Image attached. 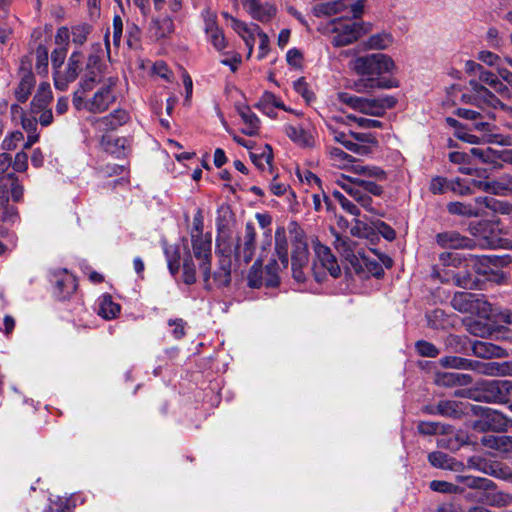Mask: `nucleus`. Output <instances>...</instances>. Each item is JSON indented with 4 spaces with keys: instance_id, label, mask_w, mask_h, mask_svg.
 <instances>
[{
    "instance_id": "34",
    "label": "nucleus",
    "mask_w": 512,
    "mask_h": 512,
    "mask_svg": "<svg viewBox=\"0 0 512 512\" xmlns=\"http://www.w3.org/2000/svg\"><path fill=\"white\" fill-rule=\"evenodd\" d=\"M351 171L358 174V178L373 180L376 183L387 178L386 172L375 165L354 164L351 166Z\"/></svg>"
},
{
    "instance_id": "51",
    "label": "nucleus",
    "mask_w": 512,
    "mask_h": 512,
    "mask_svg": "<svg viewBox=\"0 0 512 512\" xmlns=\"http://www.w3.org/2000/svg\"><path fill=\"white\" fill-rule=\"evenodd\" d=\"M449 191L460 196L471 195L474 192L470 183L461 178H455L449 181Z\"/></svg>"
},
{
    "instance_id": "42",
    "label": "nucleus",
    "mask_w": 512,
    "mask_h": 512,
    "mask_svg": "<svg viewBox=\"0 0 512 512\" xmlns=\"http://www.w3.org/2000/svg\"><path fill=\"white\" fill-rule=\"evenodd\" d=\"M35 85V78L30 71L24 72L21 77V80L15 90V96L18 101L25 102Z\"/></svg>"
},
{
    "instance_id": "26",
    "label": "nucleus",
    "mask_w": 512,
    "mask_h": 512,
    "mask_svg": "<svg viewBox=\"0 0 512 512\" xmlns=\"http://www.w3.org/2000/svg\"><path fill=\"white\" fill-rule=\"evenodd\" d=\"M148 31L156 40L169 37L174 32V22L170 16L155 17L151 19Z\"/></svg>"
},
{
    "instance_id": "32",
    "label": "nucleus",
    "mask_w": 512,
    "mask_h": 512,
    "mask_svg": "<svg viewBox=\"0 0 512 512\" xmlns=\"http://www.w3.org/2000/svg\"><path fill=\"white\" fill-rule=\"evenodd\" d=\"M484 414L488 428L493 431H505L512 426V420L498 410L486 408Z\"/></svg>"
},
{
    "instance_id": "8",
    "label": "nucleus",
    "mask_w": 512,
    "mask_h": 512,
    "mask_svg": "<svg viewBox=\"0 0 512 512\" xmlns=\"http://www.w3.org/2000/svg\"><path fill=\"white\" fill-rule=\"evenodd\" d=\"M313 249L315 258L311 270L315 280L322 282L327 274L331 275L333 278L339 277L341 269L330 248L320 242H316L314 243Z\"/></svg>"
},
{
    "instance_id": "13",
    "label": "nucleus",
    "mask_w": 512,
    "mask_h": 512,
    "mask_svg": "<svg viewBox=\"0 0 512 512\" xmlns=\"http://www.w3.org/2000/svg\"><path fill=\"white\" fill-rule=\"evenodd\" d=\"M468 92L461 95V101L468 104L477 106H488L492 108H506L500 99L492 93L483 84L479 83L476 79H471L468 82Z\"/></svg>"
},
{
    "instance_id": "63",
    "label": "nucleus",
    "mask_w": 512,
    "mask_h": 512,
    "mask_svg": "<svg viewBox=\"0 0 512 512\" xmlns=\"http://www.w3.org/2000/svg\"><path fill=\"white\" fill-rule=\"evenodd\" d=\"M486 41L491 48L496 50H501L504 45V41L499 35V31L495 27H490L487 30Z\"/></svg>"
},
{
    "instance_id": "14",
    "label": "nucleus",
    "mask_w": 512,
    "mask_h": 512,
    "mask_svg": "<svg viewBox=\"0 0 512 512\" xmlns=\"http://www.w3.org/2000/svg\"><path fill=\"white\" fill-rule=\"evenodd\" d=\"M117 81L115 77L107 78L93 97L86 102L85 108L92 113H102L108 110L117 99L115 91Z\"/></svg>"
},
{
    "instance_id": "38",
    "label": "nucleus",
    "mask_w": 512,
    "mask_h": 512,
    "mask_svg": "<svg viewBox=\"0 0 512 512\" xmlns=\"http://www.w3.org/2000/svg\"><path fill=\"white\" fill-rule=\"evenodd\" d=\"M327 153L333 166L346 170L350 169L354 165L355 159L351 155L347 154L343 150L337 147H328Z\"/></svg>"
},
{
    "instance_id": "54",
    "label": "nucleus",
    "mask_w": 512,
    "mask_h": 512,
    "mask_svg": "<svg viewBox=\"0 0 512 512\" xmlns=\"http://www.w3.org/2000/svg\"><path fill=\"white\" fill-rule=\"evenodd\" d=\"M464 269L465 271H458L453 275V281L459 287L471 289L476 285L477 280L472 277L470 269Z\"/></svg>"
},
{
    "instance_id": "29",
    "label": "nucleus",
    "mask_w": 512,
    "mask_h": 512,
    "mask_svg": "<svg viewBox=\"0 0 512 512\" xmlns=\"http://www.w3.org/2000/svg\"><path fill=\"white\" fill-rule=\"evenodd\" d=\"M429 463L436 468L451 470V471H461L464 468V464L462 462L457 461L455 458L450 457L448 454L435 451L428 455Z\"/></svg>"
},
{
    "instance_id": "37",
    "label": "nucleus",
    "mask_w": 512,
    "mask_h": 512,
    "mask_svg": "<svg viewBox=\"0 0 512 512\" xmlns=\"http://www.w3.org/2000/svg\"><path fill=\"white\" fill-rule=\"evenodd\" d=\"M52 90L48 82H42L39 84L37 92L32 100V113H37L38 110L48 107L52 100Z\"/></svg>"
},
{
    "instance_id": "19",
    "label": "nucleus",
    "mask_w": 512,
    "mask_h": 512,
    "mask_svg": "<svg viewBox=\"0 0 512 512\" xmlns=\"http://www.w3.org/2000/svg\"><path fill=\"white\" fill-rule=\"evenodd\" d=\"M130 119L129 113L124 109H116L110 114L94 120L93 125L99 132H109L126 124Z\"/></svg>"
},
{
    "instance_id": "4",
    "label": "nucleus",
    "mask_w": 512,
    "mask_h": 512,
    "mask_svg": "<svg viewBox=\"0 0 512 512\" xmlns=\"http://www.w3.org/2000/svg\"><path fill=\"white\" fill-rule=\"evenodd\" d=\"M12 165V158L7 153L0 154V210L4 208L1 220L4 224L13 225L19 218L18 211L13 206H6L9 193L13 201L19 202L23 198L24 188L13 172H8Z\"/></svg>"
},
{
    "instance_id": "49",
    "label": "nucleus",
    "mask_w": 512,
    "mask_h": 512,
    "mask_svg": "<svg viewBox=\"0 0 512 512\" xmlns=\"http://www.w3.org/2000/svg\"><path fill=\"white\" fill-rule=\"evenodd\" d=\"M393 42V37L388 33H379L372 35L368 40V47L371 49L383 50L388 48Z\"/></svg>"
},
{
    "instance_id": "11",
    "label": "nucleus",
    "mask_w": 512,
    "mask_h": 512,
    "mask_svg": "<svg viewBox=\"0 0 512 512\" xmlns=\"http://www.w3.org/2000/svg\"><path fill=\"white\" fill-rule=\"evenodd\" d=\"M285 135L302 149H314L317 145L316 129L309 121L288 123L284 125Z\"/></svg>"
},
{
    "instance_id": "28",
    "label": "nucleus",
    "mask_w": 512,
    "mask_h": 512,
    "mask_svg": "<svg viewBox=\"0 0 512 512\" xmlns=\"http://www.w3.org/2000/svg\"><path fill=\"white\" fill-rule=\"evenodd\" d=\"M100 143L106 152L118 158L125 156L130 148V142L125 137L102 136Z\"/></svg>"
},
{
    "instance_id": "58",
    "label": "nucleus",
    "mask_w": 512,
    "mask_h": 512,
    "mask_svg": "<svg viewBox=\"0 0 512 512\" xmlns=\"http://www.w3.org/2000/svg\"><path fill=\"white\" fill-rule=\"evenodd\" d=\"M36 64L35 68L39 74L47 73L48 68V51L46 47L39 45L36 49Z\"/></svg>"
},
{
    "instance_id": "48",
    "label": "nucleus",
    "mask_w": 512,
    "mask_h": 512,
    "mask_svg": "<svg viewBox=\"0 0 512 512\" xmlns=\"http://www.w3.org/2000/svg\"><path fill=\"white\" fill-rule=\"evenodd\" d=\"M183 281L187 285H192L196 282V266L193 262L190 252H187V256L183 261Z\"/></svg>"
},
{
    "instance_id": "21",
    "label": "nucleus",
    "mask_w": 512,
    "mask_h": 512,
    "mask_svg": "<svg viewBox=\"0 0 512 512\" xmlns=\"http://www.w3.org/2000/svg\"><path fill=\"white\" fill-rule=\"evenodd\" d=\"M436 241L441 247L451 249H472L476 245L473 239L462 236L456 231L439 233L436 236Z\"/></svg>"
},
{
    "instance_id": "2",
    "label": "nucleus",
    "mask_w": 512,
    "mask_h": 512,
    "mask_svg": "<svg viewBox=\"0 0 512 512\" xmlns=\"http://www.w3.org/2000/svg\"><path fill=\"white\" fill-rule=\"evenodd\" d=\"M336 183L351 198V200L348 199L339 191L333 192L334 198L346 212L358 217L360 209L354 203L356 202L366 211L374 214L377 213L372 196L380 197L384 192L383 186L373 180L353 178L343 174L336 179Z\"/></svg>"
},
{
    "instance_id": "20",
    "label": "nucleus",
    "mask_w": 512,
    "mask_h": 512,
    "mask_svg": "<svg viewBox=\"0 0 512 512\" xmlns=\"http://www.w3.org/2000/svg\"><path fill=\"white\" fill-rule=\"evenodd\" d=\"M231 265L232 260L230 255H219L218 265L213 274L210 273V287H205L207 289H211L212 287H225L228 286L231 282Z\"/></svg>"
},
{
    "instance_id": "57",
    "label": "nucleus",
    "mask_w": 512,
    "mask_h": 512,
    "mask_svg": "<svg viewBox=\"0 0 512 512\" xmlns=\"http://www.w3.org/2000/svg\"><path fill=\"white\" fill-rule=\"evenodd\" d=\"M439 415L446 417H457L459 414L458 406L455 401L444 400L436 405Z\"/></svg>"
},
{
    "instance_id": "31",
    "label": "nucleus",
    "mask_w": 512,
    "mask_h": 512,
    "mask_svg": "<svg viewBox=\"0 0 512 512\" xmlns=\"http://www.w3.org/2000/svg\"><path fill=\"white\" fill-rule=\"evenodd\" d=\"M334 247L335 249L349 261L354 267L358 266V258L355 254V243L347 236H341L338 233L334 234Z\"/></svg>"
},
{
    "instance_id": "55",
    "label": "nucleus",
    "mask_w": 512,
    "mask_h": 512,
    "mask_svg": "<svg viewBox=\"0 0 512 512\" xmlns=\"http://www.w3.org/2000/svg\"><path fill=\"white\" fill-rule=\"evenodd\" d=\"M441 381L445 385H466L471 382V377L459 372H448L442 375Z\"/></svg>"
},
{
    "instance_id": "9",
    "label": "nucleus",
    "mask_w": 512,
    "mask_h": 512,
    "mask_svg": "<svg viewBox=\"0 0 512 512\" xmlns=\"http://www.w3.org/2000/svg\"><path fill=\"white\" fill-rule=\"evenodd\" d=\"M440 260L444 265L471 269L478 275H488L492 270L491 260L487 256L446 252L440 255Z\"/></svg>"
},
{
    "instance_id": "52",
    "label": "nucleus",
    "mask_w": 512,
    "mask_h": 512,
    "mask_svg": "<svg viewBox=\"0 0 512 512\" xmlns=\"http://www.w3.org/2000/svg\"><path fill=\"white\" fill-rule=\"evenodd\" d=\"M478 60L483 62L484 64L494 67L496 72H498L499 67H503V58L494 52L488 50H482L478 53Z\"/></svg>"
},
{
    "instance_id": "12",
    "label": "nucleus",
    "mask_w": 512,
    "mask_h": 512,
    "mask_svg": "<svg viewBox=\"0 0 512 512\" xmlns=\"http://www.w3.org/2000/svg\"><path fill=\"white\" fill-rule=\"evenodd\" d=\"M193 256L199 261V269L203 276L204 284L210 287V269L212 257V235L191 237Z\"/></svg>"
},
{
    "instance_id": "15",
    "label": "nucleus",
    "mask_w": 512,
    "mask_h": 512,
    "mask_svg": "<svg viewBox=\"0 0 512 512\" xmlns=\"http://www.w3.org/2000/svg\"><path fill=\"white\" fill-rule=\"evenodd\" d=\"M82 59V53L75 51L70 55L66 68L63 71L56 70L53 73L54 86L57 90L65 91L69 84L77 79L81 70Z\"/></svg>"
},
{
    "instance_id": "36",
    "label": "nucleus",
    "mask_w": 512,
    "mask_h": 512,
    "mask_svg": "<svg viewBox=\"0 0 512 512\" xmlns=\"http://www.w3.org/2000/svg\"><path fill=\"white\" fill-rule=\"evenodd\" d=\"M480 472L502 480H511L512 471L508 467H504L501 463L484 459Z\"/></svg>"
},
{
    "instance_id": "1",
    "label": "nucleus",
    "mask_w": 512,
    "mask_h": 512,
    "mask_svg": "<svg viewBox=\"0 0 512 512\" xmlns=\"http://www.w3.org/2000/svg\"><path fill=\"white\" fill-rule=\"evenodd\" d=\"M290 245L292 277L298 283L306 281L309 271L306 235L296 222H291L288 225V234L282 226L275 231V258L269 261L264 270L263 281L266 286L275 287L280 283L281 274L286 272L289 266Z\"/></svg>"
},
{
    "instance_id": "45",
    "label": "nucleus",
    "mask_w": 512,
    "mask_h": 512,
    "mask_svg": "<svg viewBox=\"0 0 512 512\" xmlns=\"http://www.w3.org/2000/svg\"><path fill=\"white\" fill-rule=\"evenodd\" d=\"M456 481L463 483L467 488L470 489H489L493 487V481L487 478L472 476V475H457Z\"/></svg>"
},
{
    "instance_id": "7",
    "label": "nucleus",
    "mask_w": 512,
    "mask_h": 512,
    "mask_svg": "<svg viewBox=\"0 0 512 512\" xmlns=\"http://www.w3.org/2000/svg\"><path fill=\"white\" fill-rule=\"evenodd\" d=\"M451 305L460 313L476 315L483 319H489L492 311L484 295L470 292L455 293Z\"/></svg>"
},
{
    "instance_id": "5",
    "label": "nucleus",
    "mask_w": 512,
    "mask_h": 512,
    "mask_svg": "<svg viewBox=\"0 0 512 512\" xmlns=\"http://www.w3.org/2000/svg\"><path fill=\"white\" fill-rule=\"evenodd\" d=\"M339 100L355 111L377 117L383 116L386 110L393 108L397 103L396 98L390 95L371 98L340 93Z\"/></svg>"
},
{
    "instance_id": "17",
    "label": "nucleus",
    "mask_w": 512,
    "mask_h": 512,
    "mask_svg": "<svg viewBox=\"0 0 512 512\" xmlns=\"http://www.w3.org/2000/svg\"><path fill=\"white\" fill-rule=\"evenodd\" d=\"M365 0H357L351 2L350 0H334L323 3L319 6L318 11L324 15L332 16L349 10L352 18H360L364 12Z\"/></svg>"
},
{
    "instance_id": "62",
    "label": "nucleus",
    "mask_w": 512,
    "mask_h": 512,
    "mask_svg": "<svg viewBox=\"0 0 512 512\" xmlns=\"http://www.w3.org/2000/svg\"><path fill=\"white\" fill-rule=\"evenodd\" d=\"M449 181L444 177L436 176L431 179L429 190L433 194H444L449 191Z\"/></svg>"
},
{
    "instance_id": "6",
    "label": "nucleus",
    "mask_w": 512,
    "mask_h": 512,
    "mask_svg": "<svg viewBox=\"0 0 512 512\" xmlns=\"http://www.w3.org/2000/svg\"><path fill=\"white\" fill-rule=\"evenodd\" d=\"M484 208L491 209L495 212H508V205L499 202L491 197H477L472 202H450L447 204V211L452 215L463 217H479L483 215Z\"/></svg>"
},
{
    "instance_id": "18",
    "label": "nucleus",
    "mask_w": 512,
    "mask_h": 512,
    "mask_svg": "<svg viewBox=\"0 0 512 512\" xmlns=\"http://www.w3.org/2000/svg\"><path fill=\"white\" fill-rule=\"evenodd\" d=\"M256 250V230L252 223H247L242 236L238 237L235 256L238 260L249 263Z\"/></svg>"
},
{
    "instance_id": "27",
    "label": "nucleus",
    "mask_w": 512,
    "mask_h": 512,
    "mask_svg": "<svg viewBox=\"0 0 512 512\" xmlns=\"http://www.w3.org/2000/svg\"><path fill=\"white\" fill-rule=\"evenodd\" d=\"M512 391V382L508 380H493L487 383L486 385V395L485 398L488 401L493 402H502L505 400L506 396L510 394Z\"/></svg>"
},
{
    "instance_id": "39",
    "label": "nucleus",
    "mask_w": 512,
    "mask_h": 512,
    "mask_svg": "<svg viewBox=\"0 0 512 512\" xmlns=\"http://www.w3.org/2000/svg\"><path fill=\"white\" fill-rule=\"evenodd\" d=\"M512 192V176L501 175L497 179L489 180L488 193L505 196Z\"/></svg>"
},
{
    "instance_id": "35",
    "label": "nucleus",
    "mask_w": 512,
    "mask_h": 512,
    "mask_svg": "<svg viewBox=\"0 0 512 512\" xmlns=\"http://www.w3.org/2000/svg\"><path fill=\"white\" fill-rule=\"evenodd\" d=\"M239 115L245 124L242 132L248 136H255L259 132L260 120L257 115L247 106L238 108Z\"/></svg>"
},
{
    "instance_id": "60",
    "label": "nucleus",
    "mask_w": 512,
    "mask_h": 512,
    "mask_svg": "<svg viewBox=\"0 0 512 512\" xmlns=\"http://www.w3.org/2000/svg\"><path fill=\"white\" fill-rule=\"evenodd\" d=\"M294 90L300 94L307 103L314 100V93L309 89L307 82L303 77L293 83Z\"/></svg>"
},
{
    "instance_id": "24",
    "label": "nucleus",
    "mask_w": 512,
    "mask_h": 512,
    "mask_svg": "<svg viewBox=\"0 0 512 512\" xmlns=\"http://www.w3.org/2000/svg\"><path fill=\"white\" fill-rule=\"evenodd\" d=\"M480 501L488 506L502 508L512 504V494L498 490L493 482V487L483 489Z\"/></svg>"
},
{
    "instance_id": "25",
    "label": "nucleus",
    "mask_w": 512,
    "mask_h": 512,
    "mask_svg": "<svg viewBox=\"0 0 512 512\" xmlns=\"http://www.w3.org/2000/svg\"><path fill=\"white\" fill-rule=\"evenodd\" d=\"M244 7L251 17L260 22H268L276 14V9L269 3L262 4L258 0H245Z\"/></svg>"
},
{
    "instance_id": "47",
    "label": "nucleus",
    "mask_w": 512,
    "mask_h": 512,
    "mask_svg": "<svg viewBox=\"0 0 512 512\" xmlns=\"http://www.w3.org/2000/svg\"><path fill=\"white\" fill-rule=\"evenodd\" d=\"M429 487L431 490L439 493L446 494H462L464 488L453 483L441 480H433L430 482Z\"/></svg>"
},
{
    "instance_id": "44",
    "label": "nucleus",
    "mask_w": 512,
    "mask_h": 512,
    "mask_svg": "<svg viewBox=\"0 0 512 512\" xmlns=\"http://www.w3.org/2000/svg\"><path fill=\"white\" fill-rule=\"evenodd\" d=\"M485 319H470L465 323L466 329L474 336L485 338L493 333V327L484 321Z\"/></svg>"
},
{
    "instance_id": "53",
    "label": "nucleus",
    "mask_w": 512,
    "mask_h": 512,
    "mask_svg": "<svg viewBox=\"0 0 512 512\" xmlns=\"http://www.w3.org/2000/svg\"><path fill=\"white\" fill-rule=\"evenodd\" d=\"M90 32H91V26L88 24H79V25L73 26L71 29V36H72L73 43L76 45H83L86 42L87 37L90 34Z\"/></svg>"
},
{
    "instance_id": "56",
    "label": "nucleus",
    "mask_w": 512,
    "mask_h": 512,
    "mask_svg": "<svg viewBox=\"0 0 512 512\" xmlns=\"http://www.w3.org/2000/svg\"><path fill=\"white\" fill-rule=\"evenodd\" d=\"M419 433L423 435H435L438 433H445V426L439 422L421 421L417 425Z\"/></svg>"
},
{
    "instance_id": "22",
    "label": "nucleus",
    "mask_w": 512,
    "mask_h": 512,
    "mask_svg": "<svg viewBox=\"0 0 512 512\" xmlns=\"http://www.w3.org/2000/svg\"><path fill=\"white\" fill-rule=\"evenodd\" d=\"M327 130L329 134L333 137V140L337 143L343 145L347 150L365 156L367 155L368 149L364 145H357L350 136V132L346 133L344 131L339 130L333 123V121H328L326 123Z\"/></svg>"
},
{
    "instance_id": "64",
    "label": "nucleus",
    "mask_w": 512,
    "mask_h": 512,
    "mask_svg": "<svg viewBox=\"0 0 512 512\" xmlns=\"http://www.w3.org/2000/svg\"><path fill=\"white\" fill-rule=\"evenodd\" d=\"M416 350L421 356L425 357H435L439 353V350L435 345L424 340L416 343Z\"/></svg>"
},
{
    "instance_id": "10",
    "label": "nucleus",
    "mask_w": 512,
    "mask_h": 512,
    "mask_svg": "<svg viewBox=\"0 0 512 512\" xmlns=\"http://www.w3.org/2000/svg\"><path fill=\"white\" fill-rule=\"evenodd\" d=\"M332 44L342 47L355 42L366 33L363 22H353L350 19L337 18L332 21Z\"/></svg>"
},
{
    "instance_id": "59",
    "label": "nucleus",
    "mask_w": 512,
    "mask_h": 512,
    "mask_svg": "<svg viewBox=\"0 0 512 512\" xmlns=\"http://www.w3.org/2000/svg\"><path fill=\"white\" fill-rule=\"evenodd\" d=\"M440 361L443 366L455 369H467L471 366L469 360L457 356L444 357Z\"/></svg>"
},
{
    "instance_id": "3",
    "label": "nucleus",
    "mask_w": 512,
    "mask_h": 512,
    "mask_svg": "<svg viewBox=\"0 0 512 512\" xmlns=\"http://www.w3.org/2000/svg\"><path fill=\"white\" fill-rule=\"evenodd\" d=\"M395 68L394 61L385 54L376 53L356 58L352 69L362 78L357 80L353 88L358 93H366L373 89H390L398 87L396 80L383 77Z\"/></svg>"
},
{
    "instance_id": "40",
    "label": "nucleus",
    "mask_w": 512,
    "mask_h": 512,
    "mask_svg": "<svg viewBox=\"0 0 512 512\" xmlns=\"http://www.w3.org/2000/svg\"><path fill=\"white\" fill-rule=\"evenodd\" d=\"M252 162L262 171L270 169L273 160L272 149L269 145L250 152Z\"/></svg>"
},
{
    "instance_id": "50",
    "label": "nucleus",
    "mask_w": 512,
    "mask_h": 512,
    "mask_svg": "<svg viewBox=\"0 0 512 512\" xmlns=\"http://www.w3.org/2000/svg\"><path fill=\"white\" fill-rule=\"evenodd\" d=\"M351 139L357 143V145H364L368 149L367 155L372 152V148L376 147L378 142L376 138L370 133H359L350 131Z\"/></svg>"
},
{
    "instance_id": "16",
    "label": "nucleus",
    "mask_w": 512,
    "mask_h": 512,
    "mask_svg": "<svg viewBox=\"0 0 512 512\" xmlns=\"http://www.w3.org/2000/svg\"><path fill=\"white\" fill-rule=\"evenodd\" d=\"M470 153L482 163L491 165L494 169L502 167L503 163H512L511 149L471 148Z\"/></svg>"
},
{
    "instance_id": "43",
    "label": "nucleus",
    "mask_w": 512,
    "mask_h": 512,
    "mask_svg": "<svg viewBox=\"0 0 512 512\" xmlns=\"http://www.w3.org/2000/svg\"><path fill=\"white\" fill-rule=\"evenodd\" d=\"M120 312V306L114 303L110 295H103L99 298L98 314L107 320L115 318Z\"/></svg>"
},
{
    "instance_id": "23",
    "label": "nucleus",
    "mask_w": 512,
    "mask_h": 512,
    "mask_svg": "<svg viewBox=\"0 0 512 512\" xmlns=\"http://www.w3.org/2000/svg\"><path fill=\"white\" fill-rule=\"evenodd\" d=\"M223 17L229 19L231 21V27L233 30L239 34V36L245 42V45L248 49L247 57L250 58L253 53V48L255 44V35H257V31L254 30V25L248 26L246 23L230 16L228 13L224 12Z\"/></svg>"
},
{
    "instance_id": "46",
    "label": "nucleus",
    "mask_w": 512,
    "mask_h": 512,
    "mask_svg": "<svg viewBox=\"0 0 512 512\" xmlns=\"http://www.w3.org/2000/svg\"><path fill=\"white\" fill-rule=\"evenodd\" d=\"M11 112L13 114V118H16L17 116L21 118L22 128L27 132V134L37 133L38 121L35 117L24 115L22 108L17 104L11 106Z\"/></svg>"
},
{
    "instance_id": "61",
    "label": "nucleus",
    "mask_w": 512,
    "mask_h": 512,
    "mask_svg": "<svg viewBox=\"0 0 512 512\" xmlns=\"http://www.w3.org/2000/svg\"><path fill=\"white\" fill-rule=\"evenodd\" d=\"M254 30L257 31V36L259 37V52L257 58L259 60L265 58L269 52V37L266 33H264L258 25H254Z\"/></svg>"
},
{
    "instance_id": "30",
    "label": "nucleus",
    "mask_w": 512,
    "mask_h": 512,
    "mask_svg": "<svg viewBox=\"0 0 512 512\" xmlns=\"http://www.w3.org/2000/svg\"><path fill=\"white\" fill-rule=\"evenodd\" d=\"M472 350L475 356L480 358H504L508 356L504 348L491 342L475 341Z\"/></svg>"
},
{
    "instance_id": "33",
    "label": "nucleus",
    "mask_w": 512,
    "mask_h": 512,
    "mask_svg": "<svg viewBox=\"0 0 512 512\" xmlns=\"http://www.w3.org/2000/svg\"><path fill=\"white\" fill-rule=\"evenodd\" d=\"M55 287L58 297L61 299H66L68 296L75 292L77 288V282L72 274L64 271L56 276Z\"/></svg>"
},
{
    "instance_id": "41",
    "label": "nucleus",
    "mask_w": 512,
    "mask_h": 512,
    "mask_svg": "<svg viewBox=\"0 0 512 512\" xmlns=\"http://www.w3.org/2000/svg\"><path fill=\"white\" fill-rule=\"evenodd\" d=\"M205 31L210 42L217 50H223L226 47V40L221 29L216 25L214 18L206 20Z\"/></svg>"
}]
</instances>
